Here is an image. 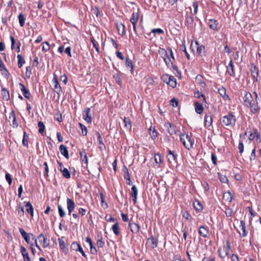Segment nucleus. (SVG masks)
Wrapping results in <instances>:
<instances>
[{"mask_svg": "<svg viewBox=\"0 0 261 261\" xmlns=\"http://www.w3.org/2000/svg\"><path fill=\"white\" fill-rule=\"evenodd\" d=\"M236 121V117L231 112H229L221 119V123L223 126L230 127H233L235 125Z\"/></svg>", "mask_w": 261, "mask_h": 261, "instance_id": "1", "label": "nucleus"}, {"mask_svg": "<svg viewBox=\"0 0 261 261\" xmlns=\"http://www.w3.org/2000/svg\"><path fill=\"white\" fill-rule=\"evenodd\" d=\"M180 140L186 149L190 150L193 148L194 139L192 138L191 133L186 134V136L184 134L180 135Z\"/></svg>", "mask_w": 261, "mask_h": 261, "instance_id": "2", "label": "nucleus"}, {"mask_svg": "<svg viewBox=\"0 0 261 261\" xmlns=\"http://www.w3.org/2000/svg\"><path fill=\"white\" fill-rule=\"evenodd\" d=\"M250 71L253 79V83L257 82L258 76V67L254 63H251L250 64Z\"/></svg>", "mask_w": 261, "mask_h": 261, "instance_id": "3", "label": "nucleus"}, {"mask_svg": "<svg viewBox=\"0 0 261 261\" xmlns=\"http://www.w3.org/2000/svg\"><path fill=\"white\" fill-rule=\"evenodd\" d=\"M167 158L170 164L174 165L177 163V154L176 153L175 151L168 150Z\"/></svg>", "mask_w": 261, "mask_h": 261, "instance_id": "4", "label": "nucleus"}, {"mask_svg": "<svg viewBox=\"0 0 261 261\" xmlns=\"http://www.w3.org/2000/svg\"><path fill=\"white\" fill-rule=\"evenodd\" d=\"M83 118L88 123H91L92 122V117L91 115V109L90 108H87L83 113Z\"/></svg>", "mask_w": 261, "mask_h": 261, "instance_id": "5", "label": "nucleus"}, {"mask_svg": "<svg viewBox=\"0 0 261 261\" xmlns=\"http://www.w3.org/2000/svg\"><path fill=\"white\" fill-rule=\"evenodd\" d=\"M53 82L54 85V90L55 91L60 95V93L62 92V88L60 86V85L59 84L58 81L57 76L54 74V79L53 80Z\"/></svg>", "mask_w": 261, "mask_h": 261, "instance_id": "6", "label": "nucleus"}, {"mask_svg": "<svg viewBox=\"0 0 261 261\" xmlns=\"http://www.w3.org/2000/svg\"><path fill=\"white\" fill-rule=\"evenodd\" d=\"M39 242L42 244L43 247L46 248L49 246L50 241L46 237H45L43 233H41L38 237Z\"/></svg>", "mask_w": 261, "mask_h": 261, "instance_id": "7", "label": "nucleus"}, {"mask_svg": "<svg viewBox=\"0 0 261 261\" xmlns=\"http://www.w3.org/2000/svg\"><path fill=\"white\" fill-rule=\"evenodd\" d=\"M208 25L210 28L215 31H218L219 30V22L217 20L211 19L208 20Z\"/></svg>", "mask_w": 261, "mask_h": 261, "instance_id": "8", "label": "nucleus"}, {"mask_svg": "<svg viewBox=\"0 0 261 261\" xmlns=\"http://www.w3.org/2000/svg\"><path fill=\"white\" fill-rule=\"evenodd\" d=\"M198 232L200 236L203 237L204 238L208 237L209 231L208 227L201 225L198 230Z\"/></svg>", "mask_w": 261, "mask_h": 261, "instance_id": "9", "label": "nucleus"}, {"mask_svg": "<svg viewBox=\"0 0 261 261\" xmlns=\"http://www.w3.org/2000/svg\"><path fill=\"white\" fill-rule=\"evenodd\" d=\"M128 227L130 228V231L133 233L135 234L138 233L139 232L140 229L139 225L132 221H130L129 222Z\"/></svg>", "mask_w": 261, "mask_h": 261, "instance_id": "10", "label": "nucleus"}, {"mask_svg": "<svg viewBox=\"0 0 261 261\" xmlns=\"http://www.w3.org/2000/svg\"><path fill=\"white\" fill-rule=\"evenodd\" d=\"M165 127L167 129L168 132L170 135H173L176 134L175 130L176 127L169 122H166L164 125Z\"/></svg>", "mask_w": 261, "mask_h": 261, "instance_id": "11", "label": "nucleus"}, {"mask_svg": "<svg viewBox=\"0 0 261 261\" xmlns=\"http://www.w3.org/2000/svg\"><path fill=\"white\" fill-rule=\"evenodd\" d=\"M66 200L67 209L68 210V214L70 215L71 213L74 211L75 208V203L74 201L71 199L67 198Z\"/></svg>", "mask_w": 261, "mask_h": 261, "instance_id": "12", "label": "nucleus"}, {"mask_svg": "<svg viewBox=\"0 0 261 261\" xmlns=\"http://www.w3.org/2000/svg\"><path fill=\"white\" fill-rule=\"evenodd\" d=\"M19 85L24 97L27 99H30L31 96L30 91L25 88L23 84L20 83L19 84Z\"/></svg>", "mask_w": 261, "mask_h": 261, "instance_id": "13", "label": "nucleus"}, {"mask_svg": "<svg viewBox=\"0 0 261 261\" xmlns=\"http://www.w3.org/2000/svg\"><path fill=\"white\" fill-rule=\"evenodd\" d=\"M138 191L135 185H133L131 188V196L133 197V200L134 204L137 203V199L138 196Z\"/></svg>", "mask_w": 261, "mask_h": 261, "instance_id": "14", "label": "nucleus"}, {"mask_svg": "<svg viewBox=\"0 0 261 261\" xmlns=\"http://www.w3.org/2000/svg\"><path fill=\"white\" fill-rule=\"evenodd\" d=\"M243 99L245 104L247 106L251 105L253 100V97L250 92H246L243 97Z\"/></svg>", "mask_w": 261, "mask_h": 261, "instance_id": "15", "label": "nucleus"}, {"mask_svg": "<svg viewBox=\"0 0 261 261\" xmlns=\"http://www.w3.org/2000/svg\"><path fill=\"white\" fill-rule=\"evenodd\" d=\"M240 227L241 228V230L242 232L241 233L239 232V234L241 237H245L247 236L248 232L246 230V223L245 221L241 220L240 221Z\"/></svg>", "mask_w": 261, "mask_h": 261, "instance_id": "16", "label": "nucleus"}, {"mask_svg": "<svg viewBox=\"0 0 261 261\" xmlns=\"http://www.w3.org/2000/svg\"><path fill=\"white\" fill-rule=\"evenodd\" d=\"M9 118H12V126L13 128H17L18 126V123L16 121V117L15 115V112L12 110L11 112L10 113Z\"/></svg>", "mask_w": 261, "mask_h": 261, "instance_id": "17", "label": "nucleus"}, {"mask_svg": "<svg viewBox=\"0 0 261 261\" xmlns=\"http://www.w3.org/2000/svg\"><path fill=\"white\" fill-rule=\"evenodd\" d=\"M166 78H168V85L172 88H174L176 85V80L172 75L166 76Z\"/></svg>", "mask_w": 261, "mask_h": 261, "instance_id": "18", "label": "nucleus"}, {"mask_svg": "<svg viewBox=\"0 0 261 261\" xmlns=\"http://www.w3.org/2000/svg\"><path fill=\"white\" fill-rule=\"evenodd\" d=\"M25 203V206L26 207L27 212L30 214L31 216L33 217L34 216V208L30 201L24 202Z\"/></svg>", "mask_w": 261, "mask_h": 261, "instance_id": "19", "label": "nucleus"}, {"mask_svg": "<svg viewBox=\"0 0 261 261\" xmlns=\"http://www.w3.org/2000/svg\"><path fill=\"white\" fill-rule=\"evenodd\" d=\"M1 95L2 98L6 101H8L10 99V95L9 91L5 88H3L1 90Z\"/></svg>", "mask_w": 261, "mask_h": 261, "instance_id": "20", "label": "nucleus"}, {"mask_svg": "<svg viewBox=\"0 0 261 261\" xmlns=\"http://www.w3.org/2000/svg\"><path fill=\"white\" fill-rule=\"evenodd\" d=\"M227 72L230 75L233 77L235 76V73L233 70V65L232 63V60H230L228 65L227 66Z\"/></svg>", "mask_w": 261, "mask_h": 261, "instance_id": "21", "label": "nucleus"}, {"mask_svg": "<svg viewBox=\"0 0 261 261\" xmlns=\"http://www.w3.org/2000/svg\"><path fill=\"white\" fill-rule=\"evenodd\" d=\"M195 110L197 113L201 114L203 111V107L202 104L198 101L194 102Z\"/></svg>", "mask_w": 261, "mask_h": 261, "instance_id": "22", "label": "nucleus"}, {"mask_svg": "<svg viewBox=\"0 0 261 261\" xmlns=\"http://www.w3.org/2000/svg\"><path fill=\"white\" fill-rule=\"evenodd\" d=\"M19 231L25 241L29 244L30 242V234L27 233L22 228H19Z\"/></svg>", "mask_w": 261, "mask_h": 261, "instance_id": "23", "label": "nucleus"}, {"mask_svg": "<svg viewBox=\"0 0 261 261\" xmlns=\"http://www.w3.org/2000/svg\"><path fill=\"white\" fill-rule=\"evenodd\" d=\"M80 155L81 160L83 162H84L86 165H87L88 160L87 155L85 152V149H82V150H81L80 152Z\"/></svg>", "mask_w": 261, "mask_h": 261, "instance_id": "24", "label": "nucleus"}, {"mask_svg": "<svg viewBox=\"0 0 261 261\" xmlns=\"http://www.w3.org/2000/svg\"><path fill=\"white\" fill-rule=\"evenodd\" d=\"M213 122V118L211 115L206 114L204 117V124L206 126H210Z\"/></svg>", "mask_w": 261, "mask_h": 261, "instance_id": "25", "label": "nucleus"}, {"mask_svg": "<svg viewBox=\"0 0 261 261\" xmlns=\"http://www.w3.org/2000/svg\"><path fill=\"white\" fill-rule=\"evenodd\" d=\"M164 50L165 53V57L164 58V60L166 65L167 66V67H170L171 66H172L173 63L171 61V60L170 58L168 55L165 49H164Z\"/></svg>", "mask_w": 261, "mask_h": 261, "instance_id": "26", "label": "nucleus"}, {"mask_svg": "<svg viewBox=\"0 0 261 261\" xmlns=\"http://www.w3.org/2000/svg\"><path fill=\"white\" fill-rule=\"evenodd\" d=\"M218 92L224 100H227L229 99V96L226 94V90L225 88L222 87L219 89Z\"/></svg>", "mask_w": 261, "mask_h": 261, "instance_id": "27", "label": "nucleus"}, {"mask_svg": "<svg viewBox=\"0 0 261 261\" xmlns=\"http://www.w3.org/2000/svg\"><path fill=\"white\" fill-rule=\"evenodd\" d=\"M123 122L124 123L125 128L128 130H130L132 128V122L129 118L125 117L123 119Z\"/></svg>", "mask_w": 261, "mask_h": 261, "instance_id": "28", "label": "nucleus"}, {"mask_svg": "<svg viewBox=\"0 0 261 261\" xmlns=\"http://www.w3.org/2000/svg\"><path fill=\"white\" fill-rule=\"evenodd\" d=\"M223 250L224 251V255H222V253H221L222 249L221 248H219L218 250L219 256L222 258L229 254L230 250L226 248L225 247H223Z\"/></svg>", "mask_w": 261, "mask_h": 261, "instance_id": "29", "label": "nucleus"}, {"mask_svg": "<svg viewBox=\"0 0 261 261\" xmlns=\"http://www.w3.org/2000/svg\"><path fill=\"white\" fill-rule=\"evenodd\" d=\"M148 241H150L151 242V247L152 248H155L158 246V240L156 238L151 236L149 238H148Z\"/></svg>", "mask_w": 261, "mask_h": 261, "instance_id": "30", "label": "nucleus"}, {"mask_svg": "<svg viewBox=\"0 0 261 261\" xmlns=\"http://www.w3.org/2000/svg\"><path fill=\"white\" fill-rule=\"evenodd\" d=\"M193 206L195 210L198 212L201 211L203 209L201 203L198 200H196L193 202Z\"/></svg>", "mask_w": 261, "mask_h": 261, "instance_id": "31", "label": "nucleus"}, {"mask_svg": "<svg viewBox=\"0 0 261 261\" xmlns=\"http://www.w3.org/2000/svg\"><path fill=\"white\" fill-rule=\"evenodd\" d=\"M72 246H77V249H75V250L81 252L83 256H84L85 258H87V255L85 253L83 248H82L80 244H79L77 243L74 242L72 243Z\"/></svg>", "mask_w": 261, "mask_h": 261, "instance_id": "32", "label": "nucleus"}, {"mask_svg": "<svg viewBox=\"0 0 261 261\" xmlns=\"http://www.w3.org/2000/svg\"><path fill=\"white\" fill-rule=\"evenodd\" d=\"M125 65L127 69L130 68L131 73L134 72V66L132 63V61L129 58H126Z\"/></svg>", "mask_w": 261, "mask_h": 261, "instance_id": "33", "label": "nucleus"}, {"mask_svg": "<svg viewBox=\"0 0 261 261\" xmlns=\"http://www.w3.org/2000/svg\"><path fill=\"white\" fill-rule=\"evenodd\" d=\"M223 198L230 203L232 200L234 199V197L231 195L230 192H228L223 194Z\"/></svg>", "mask_w": 261, "mask_h": 261, "instance_id": "34", "label": "nucleus"}, {"mask_svg": "<svg viewBox=\"0 0 261 261\" xmlns=\"http://www.w3.org/2000/svg\"><path fill=\"white\" fill-rule=\"evenodd\" d=\"M112 229L114 233L116 236H118L119 235V234H120V232H119V223L118 222H116L112 226Z\"/></svg>", "mask_w": 261, "mask_h": 261, "instance_id": "35", "label": "nucleus"}, {"mask_svg": "<svg viewBox=\"0 0 261 261\" xmlns=\"http://www.w3.org/2000/svg\"><path fill=\"white\" fill-rule=\"evenodd\" d=\"M197 52L199 56L202 57L205 55V46L203 45L198 46L197 49Z\"/></svg>", "mask_w": 261, "mask_h": 261, "instance_id": "36", "label": "nucleus"}, {"mask_svg": "<svg viewBox=\"0 0 261 261\" xmlns=\"http://www.w3.org/2000/svg\"><path fill=\"white\" fill-rule=\"evenodd\" d=\"M29 135H27L25 131H23V136L22 139V144L24 146L28 147Z\"/></svg>", "mask_w": 261, "mask_h": 261, "instance_id": "37", "label": "nucleus"}, {"mask_svg": "<svg viewBox=\"0 0 261 261\" xmlns=\"http://www.w3.org/2000/svg\"><path fill=\"white\" fill-rule=\"evenodd\" d=\"M154 161L156 164H158L159 163H163V158L161 156V154L158 153H155L154 154Z\"/></svg>", "mask_w": 261, "mask_h": 261, "instance_id": "38", "label": "nucleus"}, {"mask_svg": "<svg viewBox=\"0 0 261 261\" xmlns=\"http://www.w3.org/2000/svg\"><path fill=\"white\" fill-rule=\"evenodd\" d=\"M150 130V135L151 136V138L152 140H155L158 137V132H156L155 128H153L152 130V126H150L149 128Z\"/></svg>", "mask_w": 261, "mask_h": 261, "instance_id": "39", "label": "nucleus"}, {"mask_svg": "<svg viewBox=\"0 0 261 261\" xmlns=\"http://www.w3.org/2000/svg\"><path fill=\"white\" fill-rule=\"evenodd\" d=\"M253 130H254V134H253V133H251L250 134V136H249V139L251 140H252L254 138L255 136H256V138H257V139H259V140L260 141V135L258 134V133L257 132V129L256 128H254Z\"/></svg>", "mask_w": 261, "mask_h": 261, "instance_id": "40", "label": "nucleus"}, {"mask_svg": "<svg viewBox=\"0 0 261 261\" xmlns=\"http://www.w3.org/2000/svg\"><path fill=\"white\" fill-rule=\"evenodd\" d=\"M57 163L59 165L58 167V170L62 173L63 176L65 177V167H64L63 164L61 162L57 161Z\"/></svg>", "mask_w": 261, "mask_h": 261, "instance_id": "41", "label": "nucleus"}, {"mask_svg": "<svg viewBox=\"0 0 261 261\" xmlns=\"http://www.w3.org/2000/svg\"><path fill=\"white\" fill-rule=\"evenodd\" d=\"M91 42L92 43L93 46L95 48L96 51L99 53V47L97 42H96L93 37H91L90 38Z\"/></svg>", "mask_w": 261, "mask_h": 261, "instance_id": "42", "label": "nucleus"}, {"mask_svg": "<svg viewBox=\"0 0 261 261\" xmlns=\"http://www.w3.org/2000/svg\"><path fill=\"white\" fill-rule=\"evenodd\" d=\"M139 14L138 12H133L130 18V21L131 22H138Z\"/></svg>", "mask_w": 261, "mask_h": 261, "instance_id": "43", "label": "nucleus"}, {"mask_svg": "<svg viewBox=\"0 0 261 261\" xmlns=\"http://www.w3.org/2000/svg\"><path fill=\"white\" fill-rule=\"evenodd\" d=\"M17 57L18 59V67L20 68L25 63V61L21 55H18Z\"/></svg>", "mask_w": 261, "mask_h": 261, "instance_id": "44", "label": "nucleus"}, {"mask_svg": "<svg viewBox=\"0 0 261 261\" xmlns=\"http://www.w3.org/2000/svg\"><path fill=\"white\" fill-rule=\"evenodd\" d=\"M18 215L19 217H21L24 216V208L21 205V203H19L18 206L17 208Z\"/></svg>", "mask_w": 261, "mask_h": 261, "instance_id": "45", "label": "nucleus"}, {"mask_svg": "<svg viewBox=\"0 0 261 261\" xmlns=\"http://www.w3.org/2000/svg\"><path fill=\"white\" fill-rule=\"evenodd\" d=\"M18 18L19 20V23L20 27H23L24 25L25 19L24 15L20 13L19 14V15L18 16Z\"/></svg>", "mask_w": 261, "mask_h": 261, "instance_id": "46", "label": "nucleus"}, {"mask_svg": "<svg viewBox=\"0 0 261 261\" xmlns=\"http://www.w3.org/2000/svg\"><path fill=\"white\" fill-rule=\"evenodd\" d=\"M64 237H62L61 238L58 239V241L59 243L60 248L64 252L65 251V244L64 241L63 240Z\"/></svg>", "mask_w": 261, "mask_h": 261, "instance_id": "47", "label": "nucleus"}, {"mask_svg": "<svg viewBox=\"0 0 261 261\" xmlns=\"http://www.w3.org/2000/svg\"><path fill=\"white\" fill-rule=\"evenodd\" d=\"M113 78L115 79L116 83L119 86H121L122 84V80L120 75L118 73H116L113 75Z\"/></svg>", "mask_w": 261, "mask_h": 261, "instance_id": "48", "label": "nucleus"}, {"mask_svg": "<svg viewBox=\"0 0 261 261\" xmlns=\"http://www.w3.org/2000/svg\"><path fill=\"white\" fill-rule=\"evenodd\" d=\"M38 126L39 127V133H40L41 134H43L45 129V125L43 122L42 121H39L38 123Z\"/></svg>", "mask_w": 261, "mask_h": 261, "instance_id": "49", "label": "nucleus"}, {"mask_svg": "<svg viewBox=\"0 0 261 261\" xmlns=\"http://www.w3.org/2000/svg\"><path fill=\"white\" fill-rule=\"evenodd\" d=\"M79 125L80 126L81 129L82 130V134L83 136H85L87 134V129L85 125L81 123H79Z\"/></svg>", "mask_w": 261, "mask_h": 261, "instance_id": "50", "label": "nucleus"}, {"mask_svg": "<svg viewBox=\"0 0 261 261\" xmlns=\"http://www.w3.org/2000/svg\"><path fill=\"white\" fill-rule=\"evenodd\" d=\"M194 94L197 98H202V100L203 102H206L205 97L204 95L202 94L201 92L197 91L195 92Z\"/></svg>", "mask_w": 261, "mask_h": 261, "instance_id": "51", "label": "nucleus"}, {"mask_svg": "<svg viewBox=\"0 0 261 261\" xmlns=\"http://www.w3.org/2000/svg\"><path fill=\"white\" fill-rule=\"evenodd\" d=\"M224 213H225V215H226V216L227 217H231L232 216V213H233V211L229 207L226 206Z\"/></svg>", "mask_w": 261, "mask_h": 261, "instance_id": "52", "label": "nucleus"}, {"mask_svg": "<svg viewBox=\"0 0 261 261\" xmlns=\"http://www.w3.org/2000/svg\"><path fill=\"white\" fill-rule=\"evenodd\" d=\"M219 178L220 181L222 183H227L228 181V179L225 175H223L220 173H218Z\"/></svg>", "mask_w": 261, "mask_h": 261, "instance_id": "53", "label": "nucleus"}, {"mask_svg": "<svg viewBox=\"0 0 261 261\" xmlns=\"http://www.w3.org/2000/svg\"><path fill=\"white\" fill-rule=\"evenodd\" d=\"M249 106L250 107L251 112L253 113H256L258 110V106L255 103H252L251 102V105H249Z\"/></svg>", "mask_w": 261, "mask_h": 261, "instance_id": "54", "label": "nucleus"}, {"mask_svg": "<svg viewBox=\"0 0 261 261\" xmlns=\"http://www.w3.org/2000/svg\"><path fill=\"white\" fill-rule=\"evenodd\" d=\"M66 54L68 55V56L71 57H73L74 58L76 56V53L74 51L72 54L71 53V47L68 46L66 47Z\"/></svg>", "mask_w": 261, "mask_h": 261, "instance_id": "55", "label": "nucleus"}, {"mask_svg": "<svg viewBox=\"0 0 261 261\" xmlns=\"http://www.w3.org/2000/svg\"><path fill=\"white\" fill-rule=\"evenodd\" d=\"M186 22L188 24L192 25L193 23V17L187 14L186 15Z\"/></svg>", "mask_w": 261, "mask_h": 261, "instance_id": "56", "label": "nucleus"}, {"mask_svg": "<svg viewBox=\"0 0 261 261\" xmlns=\"http://www.w3.org/2000/svg\"><path fill=\"white\" fill-rule=\"evenodd\" d=\"M5 178L9 185H11L12 182V178L11 175L9 173H6L5 174Z\"/></svg>", "mask_w": 261, "mask_h": 261, "instance_id": "57", "label": "nucleus"}, {"mask_svg": "<svg viewBox=\"0 0 261 261\" xmlns=\"http://www.w3.org/2000/svg\"><path fill=\"white\" fill-rule=\"evenodd\" d=\"M120 28H122V32H121V33H119V34L121 35V36H123L124 34V33H125V27L122 23H120L119 25H117V29H118V30L119 32H120Z\"/></svg>", "mask_w": 261, "mask_h": 261, "instance_id": "58", "label": "nucleus"}, {"mask_svg": "<svg viewBox=\"0 0 261 261\" xmlns=\"http://www.w3.org/2000/svg\"><path fill=\"white\" fill-rule=\"evenodd\" d=\"M151 33H154V34L156 33V34L160 35V34H163L164 33V31L162 29H160V28L154 29H152L151 30Z\"/></svg>", "mask_w": 261, "mask_h": 261, "instance_id": "59", "label": "nucleus"}, {"mask_svg": "<svg viewBox=\"0 0 261 261\" xmlns=\"http://www.w3.org/2000/svg\"><path fill=\"white\" fill-rule=\"evenodd\" d=\"M178 101L177 98H173L170 100V104L173 107H177L178 106Z\"/></svg>", "mask_w": 261, "mask_h": 261, "instance_id": "60", "label": "nucleus"}, {"mask_svg": "<svg viewBox=\"0 0 261 261\" xmlns=\"http://www.w3.org/2000/svg\"><path fill=\"white\" fill-rule=\"evenodd\" d=\"M124 178L127 180V179H128L130 178V176H129V173H128V169L127 168V167L124 166Z\"/></svg>", "mask_w": 261, "mask_h": 261, "instance_id": "61", "label": "nucleus"}, {"mask_svg": "<svg viewBox=\"0 0 261 261\" xmlns=\"http://www.w3.org/2000/svg\"><path fill=\"white\" fill-rule=\"evenodd\" d=\"M244 144L242 141L240 140L238 148L239 150L240 153H242L244 151Z\"/></svg>", "mask_w": 261, "mask_h": 261, "instance_id": "62", "label": "nucleus"}, {"mask_svg": "<svg viewBox=\"0 0 261 261\" xmlns=\"http://www.w3.org/2000/svg\"><path fill=\"white\" fill-rule=\"evenodd\" d=\"M49 49V45L48 42H44L43 43L42 50L46 51Z\"/></svg>", "mask_w": 261, "mask_h": 261, "instance_id": "63", "label": "nucleus"}, {"mask_svg": "<svg viewBox=\"0 0 261 261\" xmlns=\"http://www.w3.org/2000/svg\"><path fill=\"white\" fill-rule=\"evenodd\" d=\"M211 158L213 164L216 165L217 164V156L215 153L213 152L211 153Z\"/></svg>", "mask_w": 261, "mask_h": 261, "instance_id": "64", "label": "nucleus"}]
</instances>
